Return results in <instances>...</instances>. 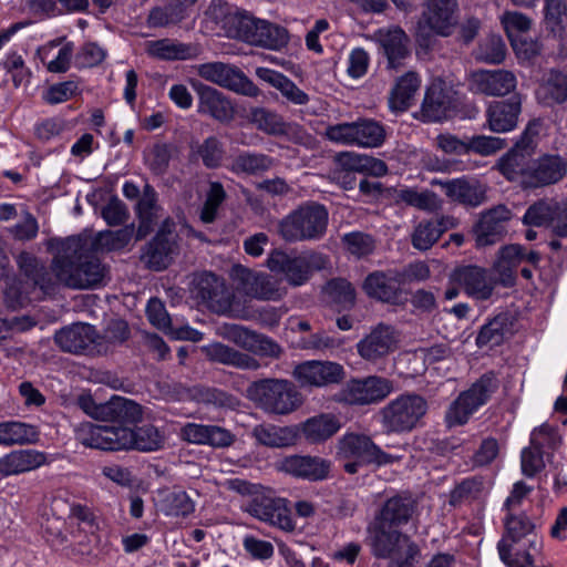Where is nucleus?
Here are the masks:
<instances>
[{"label": "nucleus", "mask_w": 567, "mask_h": 567, "mask_svg": "<svg viewBox=\"0 0 567 567\" xmlns=\"http://www.w3.org/2000/svg\"><path fill=\"white\" fill-rule=\"evenodd\" d=\"M51 247L56 248L51 272L33 255L21 252L18 256V266L28 282L23 287L13 281L6 288V300L11 308L23 307L49 293L56 284L72 289H95L104 285L107 274L105 266L97 258L84 255L89 249L86 235L54 240Z\"/></svg>", "instance_id": "1"}, {"label": "nucleus", "mask_w": 567, "mask_h": 567, "mask_svg": "<svg viewBox=\"0 0 567 567\" xmlns=\"http://www.w3.org/2000/svg\"><path fill=\"white\" fill-rule=\"evenodd\" d=\"M536 125H528L514 147L498 163L501 173L508 181L518 182L524 187L557 183L567 172V163L558 155L530 159L536 147Z\"/></svg>", "instance_id": "2"}, {"label": "nucleus", "mask_w": 567, "mask_h": 567, "mask_svg": "<svg viewBox=\"0 0 567 567\" xmlns=\"http://www.w3.org/2000/svg\"><path fill=\"white\" fill-rule=\"evenodd\" d=\"M76 440L84 446L103 451L136 450L154 452L164 446L165 436L152 424L134 429L121 424L85 422L75 429Z\"/></svg>", "instance_id": "3"}, {"label": "nucleus", "mask_w": 567, "mask_h": 567, "mask_svg": "<svg viewBox=\"0 0 567 567\" xmlns=\"http://www.w3.org/2000/svg\"><path fill=\"white\" fill-rule=\"evenodd\" d=\"M206 14L220 24L227 37L254 45L280 50L289 40L285 28L239 12L223 0H212Z\"/></svg>", "instance_id": "4"}, {"label": "nucleus", "mask_w": 567, "mask_h": 567, "mask_svg": "<svg viewBox=\"0 0 567 567\" xmlns=\"http://www.w3.org/2000/svg\"><path fill=\"white\" fill-rule=\"evenodd\" d=\"M505 534L497 544L499 558L507 567H532L542 548L535 525L525 513L506 514Z\"/></svg>", "instance_id": "5"}, {"label": "nucleus", "mask_w": 567, "mask_h": 567, "mask_svg": "<svg viewBox=\"0 0 567 567\" xmlns=\"http://www.w3.org/2000/svg\"><path fill=\"white\" fill-rule=\"evenodd\" d=\"M337 456L344 462V471L355 474L368 464L383 466L402 458L396 453L384 452L369 436L358 433H346L338 442Z\"/></svg>", "instance_id": "6"}, {"label": "nucleus", "mask_w": 567, "mask_h": 567, "mask_svg": "<svg viewBox=\"0 0 567 567\" xmlns=\"http://www.w3.org/2000/svg\"><path fill=\"white\" fill-rule=\"evenodd\" d=\"M233 486L239 493L252 496L247 504L250 515L286 532L295 529L296 525L285 498L275 497L269 489L244 481H236Z\"/></svg>", "instance_id": "7"}, {"label": "nucleus", "mask_w": 567, "mask_h": 567, "mask_svg": "<svg viewBox=\"0 0 567 567\" xmlns=\"http://www.w3.org/2000/svg\"><path fill=\"white\" fill-rule=\"evenodd\" d=\"M249 400L272 414H289L302 404V398L288 380L265 379L251 383L247 389Z\"/></svg>", "instance_id": "8"}, {"label": "nucleus", "mask_w": 567, "mask_h": 567, "mask_svg": "<svg viewBox=\"0 0 567 567\" xmlns=\"http://www.w3.org/2000/svg\"><path fill=\"white\" fill-rule=\"evenodd\" d=\"M328 225V212L319 204H309L290 213L278 225L280 236L286 241L319 239Z\"/></svg>", "instance_id": "9"}, {"label": "nucleus", "mask_w": 567, "mask_h": 567, "mask_svg": "<svg viewBox=\"0 0 567 567\" xmlns=\"http://www.w3.org/2000/svg\"><path fill=\"white\" fill-rule=\"evenodd\" d=\"M499 386L495 373L487 372L476 380L467 390L460 393L445 414L449 427L460 426L483 405H485Z\"/></svg>", "instance_id": "10"}, {"label": "nucleus", "mask_w": 567, "mask_h": 567, "mask_svg": "<svg viewBox=\"0 0 567 567\" xmlns=\"http://www.w3.org/2000/svg\"><path fill=\"white\" fill-rule=\"evenodd\" d=\"M427 409V402L422 395L401 394L381 410V422L389 433H408L420 424Z\"/></svg>", "instance_id": "11"}, {"label": "nucleus", "mask_w": 567, "mask_h": 567, "mask_svg": "<svg viewBox=\"0 0 567 567\" xmlns=\"http://www.w3.org/2000/svg\"><path fill=\"white\" fill-rule=\"evenodd\" d=\"M324 258L315 252H287L272 250L267 258V267L272 272L282 274L292 286H302L308 281L313 269L324 266Z\"/></svg>", "instance_id": "12"}, {"label": "nucleus", "mask_w": 567, "mask_h": 567, "mask_svg": "<svg viewBox=\"0 0 567 567\" xmlns=\"http://www.w3.org/2000/svg\"><path fill=\"white\" fill-rule=\"evenodd\" d=\"M393 392V382L389 379L371 375L352 379L339 393V401L354 405L374 404Z\"/></svg>", "instance_id": "13"}, {"label": "nucleus", "mask_w": 567, "mask_h": 567, "mask_svg": "<svg viewBox=\"0 0 567 567\" xmlns=\"http://www.w3.org/2000/svg\"><path fill=\"white\" fill-rule=\"evenodd\" d=\"M230 278L249 297L260 300H277L285 293L281 281L265 272L254 271L243 265H234Z\"/></svg>", "instance_id": "14"}, {"label": "nucleus", "mask_w": 567, "mask_h": 567, "mask_svg": "<svg viewBox=\"0 0 567 567\" xmlns=\"http://www.w3.org/2000/svg\"><path fill=\"white\" fill-rule=\"evenodd\" d=\"M455 0H424V11L417 25L422 39L432 34L447 37L455 25Z\"/></svg>", "instance_id": "15"}, {"label": "nucleus", "mask_w": 567, "mask_h": 567, "mask_svg": "<svg viewBox=\"0 0 567 567\" xmlns=\"http://www.w3.org/2000/svg\"><path fill=\"white\" fill-rule=\"evenodd\" d=\"M292 377L302 388H324L340 383L346 377V371L338 362L307 360L295 367Z\"/></svg>", "instance_id": "16"}, {"label": "nucleus", "mask_w": 567, "mask_h": 567, "mask_svg": "<svg viewBox=\"0 0 567 567\" xmlns=\"http://www.w3.org/2000/svg\"><path fill=\"white\" fill-rule=\"evenodd\" d=\"M198 74L209 82L247 96H257L259 93L258 87L241 71L226 63L200 64Z\"/></svg>", "instance_id": "17"}, {"label": "nucleus", "mask_w": 567, "mask_h": 567, "mask_svg": "<svg viewBox=\"0 0 567 567\" xmlns=\"http://www.w3.org/2000/svg\"><path fill=\"white\" fill-rule=\"evenodd\" d=\"M456 106V91L451 83L434 79L426 89L421 107L424 121L440 122L447 117Z\"/></svg>", "instance_id": "18"}, {"label": "nucleus", "mask_w": 567, "mask_h": 567, "mask_svg": "<svg viewBox=\"0 0 567 567\" xmlns=\"http://www.w3.org/2000/svg\"><path fill=\"white\" fill-rule=\"evenodd\" d=\"M450 282L458 285L465 293L477 300H486L492 297L495 280L488 271L480 266L463 265L456 267L450 274Z\"/></svg>", "instance_id": "19"}, {"label": "nucleus", "mask_w": 567, "mask_h": 567, "mask_svg": "<svg viewBox=\"0 0 567 567\" xmlns=\"http://www.w3.org/2000/svg\"><path fill=\"white\" fill-rule=\"evenodd\" d=\"M516 76L507 70H478L467 78L468 90L488 96H502L515 90Z\"/></svg>", "instance_id": "20"}, {"label": "nucleus", "mask_w": 567, "mask_h": 567, "mask_svg": "<svg viewBox=\"0 0 567 567\" xmlns=\"http://www.w3.org/2000/svg\"><path fill=\"white\" fill-rule=\"evenodd\" d=\"M218 334L236 346L260 355L278 357L280 348L271 339L243 326L225 323Z\"/></svg>", "instance_id": "21"}, {"label": "nucleus", "mask_w": 567, "mask_h": 567, "mask_svg": "<svg viewBox=\"0 0 567 567\" xmlns=\"http://www.w3.org/2000/svg\"><path fill=\"white\" fill-rule=\"evenodd\" d=\"M195 298L218 313L233 312L229 293L220 279L212 272L197 275L193 281Z\"/></svg>", "instance_id": "22"}, {"label": "nucleus", "mask_w": 567, "mask_h": 567, "mask_svg": "<svg viewBox=\"0 0 567 567\" xmlns=\"http://www.w3.org/2000/svg\"><path fill=\"white\" fill-rule=\"evenodd\" d=\"M81 409L91 417L102 421L136 419L141 416V406L131 400L114 396L107 402L96 403L90 395L80 398Z\"/></svg>", "instance_id": "23"}, {"label": "nucleus", "mask_w": 567, "mask_h": 567, "mask_svg": "<svg viewBox=\"0 0 567 567\" xmlns=\"http://www.w3.org/2000/svg\"><path fill=\"white\" fill-rule=\"evenodd\" d=\"M398 342L396 330L391 326L380 323L357 343V350L362 359L374 362L393 352Z\"/></svg>", "instance_id": "24"}, {"label": "nucleus", "mask_w": 567, "mask_h": 567, "mask_svg": "<svg viewBox=\"0 0 567 567\" xmlns=\"http://www.w3.org/2000/svg\"><path fill=\"white\" fill-rule=\"evenodd\" d=\"M99 339L93 326L81 322L64 327L54 336L55 343L61 350L71 353L94 352L97 350Z\"/></svg>", "instance_id": "25"}, {"label": "nucleus", "mask_w": 567, "mask_h": 567, "mask_svg": "<svg viewBox=\"0 0 567 567\" xmlns=\"http://www.w3.org/2000/svg\"><path fill=\"white\" fill-rule=\"evenodd\" d=\"M146 316L148 321L158 330L175 340H189L200 341L203 333L188 324L174 323L166 311L164 303L157 299L152 298L146 306Z\"/></svg>", "instance_id": "26"}, {"label": "nucleus", "mask_w": 567, "mask_h": 567, "mask_svg": "<svg viewBox=\"0 0 567 567\" xmlns=\"http://www.w3.org/2000/svg\"><path fill=\"white\" fill-rule=\"evenodd\" d=\"M278 468L295 477L317 482L328 478L331 462L318 456L291 455L280 460Z\"/></svg>", "instance_id": "27"}, {"label": "nucleus", "mask_w": 567, "mask_h": 567, "mask_svg": "<svg viewBox=\"0 0 567 567\" xmlns=\"http://www.w3.org/2000/svg\"><path fill=\"white\" fill-rule=\"evenodd\" d=\"M538 261L539 255L536 251H526L519 245H508L499 250L493 269L502 285L511 286L514 284L516 269L519 265L526 262L536 266Z\"/></svg>", "instance_id": "28"}, {"label": "nucleus", "mask_w": 567, "mask_h": 567, "mask_svg": "<svg viewBox=\"0 0 567 567\" xmlns=\"http://www.w3.org/2000/svg\"><path fill=\"white\" fill-rule=\"evenodd\" d=\"M511 218V210L503 205L483 213L474 227L476 246L486 247L499 240Z\"/></svg>", "instance_id": "29"}, {"label": "nucleus", "mask_w": 567, "mask_h": 567, "mask_svg": "<svg viewBox=\"0 0 567 567\" xmlns=\"http://www.w3.org/2000/svg\"><path fill=\"white\" fill-rule=\"evenodd\" d=\"M250 121L258 130L266 134L285 136L293 143H303L305 141L306 134L298 124L287 123L279 114L266 109H252L250 112Z\"/></svg>", "instance_id": "30"}, {"label": "nucleus", "mask_w": 567, "mask_h": 567, "mask_svg": "<svg viewBox=\"0 0 567 567\" xmlns=\"http://www.w3.org/2000/svg\"><path fill=\"white\" fill-rule=\"evenodd\" d=\"M372 550L377 557L388 558L398 553L408 551V545H415L409 537L402 535L396 528L375 522L371 530Z\"/></svg>", "instance_id": "31"}, {"label": "nucleus", "mask_w": 567, "mask_h": 567, "mask_svg": "<svg viewBox=\"0 0 567 567\" xmlns=\"http://www.w3.org/2000/svg\"><path fill=\"white\" fill-rule=\"evenodd\" d=\"M49 463L50 460L44 452L32 449L16 450L0 457V475H18Z\"/></svg>", "instance_id": "32"}, {"label": "nucleus", "mask_w": 567, "mask_h": 567, "mask_svg": "<svg viewBox=\"0 0 567 567\" xmlns=\"http://www.w3.org/2000/svg\"><path fill=\"white\" fill-rule=\"evenodd\" d=\"M171 223L165 221L163 229L158 231L155 238L147 245L143 252V260L148 268L154 270L165 269L176 251V241L171 230L166 231Z\"/></svg>", "instance_id": "33"}, {"label": "nucleus", "mask_w": 567, "mask_h": 567, "mask_svg": "<svg viewBox=\"0 0 567 567\" xmlns=\"http://www.w3.org/2000/svg\"><path fill=\"white\" fill-rule=\"evenodd\" d=\"M342 426L341 419L334 413H319L307 419L298 427V434L309 443H322L332 437Z\"/></svg>", "instance_id": "34"}, {"label": "nucleus", "mask_w": 567, "mask_h": 567, "mask_svg": "<svg viewBox=\"0 0 567 567\" xmlns=\"http://www.w3.org/2000/svg\"><path fill=\"white\" fill-rule=\"evenodd\" d=\"M520 109V101L517 97L489 103L486 110L488 128L495 133L513 131L517 126Z\"/></svg>", "instance_id": "35"}, {"label": "nucleus", "mask_w": 567, "mask_h": 567, "mask_svg": "<svg viewBox=\"0 0 567 567\" xmlns=\"http://www.w3.org/2000/svg\"><path fill=\"white\" fill-rule=\"evenodd\" d=\"M182 436L189 443L214 447H226L234 441V435L224 427L197 423H187L183 426Z\"/></svg>", "instance_id": "36"}, {"label": "nucleus", "mask_w": 567, "mask_h": 567, "mask_svg": "<svg viewBox=\"0 0 567 567\" xmlns=\"http://www.w3.org/2000/svg\"><path fill=\"white\" fill-rule=\"evenodd\" d=\"M198 112L213 118L226 122L233 118L234 107L231 103L216 89L202 86L198 89Z\"/></svg>", "instance_id": "37"}, {"label": "nucleus", "mask_w": 567, "mask_h": 567, "mask_svg": "<svg viewBox=\"0 0 567 567\" xmlns=\"http://www.w3.org/2000/svg\"><path fill=\"white\" fill-rule=\"evenodd\" d=\"M256 75L277 89L288 102L295 105H305L309 102L308 94L282 73L260 66L256 69Z\"/></svg>", "instance_id": "38"}, {"label": "nucleus", "mask_w": 567, "mask_h": 567, "mask_svg": "<svg viewBox=\"0 0 567 567\" xmlns=\"http://www.w3.org/2000/svg\"><path fill=\"white\" fill-rule=\"evenodd\" d=\"M390 68H398L408 54V37L400 28L381 29L375 33Z\"/></svg>", "instance_id": "39"}, {"label": "nucleus", "mask_w": 567, "mask_h": 567, "mask_svg": "<svg viewBox=\"0 0 567 567\" xmlns=\"http://www.w3.org/2000/svg\"><path fill=\"white\" fill-rule=\"evenodd\" d=\"M432 184L442 186L452 200L470 206H478L483 202L484 192L482 187L477 183H471L465 178L445 182L433 179Z\"/></svg>", "instance_id": "40"}, {"label": "nucleus", "mask_w": 567, "mask_h": 567, "mask_svg": "<svg viewBox=\"0 0 567 567\" xmlns=\"http://www.w3.org/2000/svg\"><path fill=\"white\" fill-rule=\"evenodd\" d=\"M421 85V79L414 72H406L398 79L389 97V105L393 112H403L414 102L415 94Z\"/></svg>", "instance_id": "41"}, {"label": "nucleus", "mask_w": 567, "mask_h": 567, "mask_svg": "<svg viewBox=\"0 0 567 567\" xmlns=\"http://www.w3.org/2000/svg\"><path fill=\"white\" fill-rule=\"evenodd\" d=\"M202 351L209 360L223 364L246 370H255L259 367V363L252 357L240 353L219 342L204 346Z\"/></svg>", "instance_id": "42"}, {"label": "nucleus", "mask_w": 567, "mask_h": 567, "mask_svg": "<svg viewBox=\"0 0 567 567\" xmlns=\"http://www.w3.org/2000/svg\"><path fill=\"white\" fill-rule=\"evenodd\" d=\"M252 435L262 445L269 447H286L296 443L298 439V427L259 424L255 426Z\"/></svg>", "instance_id": "43"}, {"label": "nucleus", "mask_w": 567, "mask_h": 567, "mask_svg": "<svg viewBox=\"0 0 567 567\" xmlns=\"http://www.w3.org/2000/svg\"><path fill=\"white\" fill-rule=\"evenodd\" d=\"M537 100L547 106L560 104L567 100V75L551 70L536 91Z\"/></svg>", "instance_id": "44"}, {"label": "nucleus", "mask_w": 567, "mask_h": 567, "mask_svg": "<svg viewBox=\"0 0 567 567\" xmlns=\"http://www.w3.org/2000/svg\"><path fill=\"white\" fill-rule=\"evenodd\" d=\"M399 284L396 278L375 271L365 278L363 289L372 298L393 302L398 298Z\"/></svg>", "instance_id": "45"}, {"label": "nucleus", "mask_w": 567, "mask_h": 567, "mask_svg": "<svg viewBox=\"0 0 567 567\" xmlns=\"http://www.w3.org/2000/svg\"><path fill=\"white\" fill-rule=\"evenodd\" d=\"M145 50L151 56L161 60H186L197 53V50L192 45L169 39L148 41Z\"/></svg>", "instance_id": "46"}, {"label": "nucleus", "mask_w": 567, "mask_h": 567, "mask_svg": "<svg viewBox=\"0 0 567 567\" xmlns=\"http://www.w3.org/2000/svg\"><path fill=\"white\" fill-rule=\"evenodd\" d=\"M39 432L35 426L23 422L8 421L0 423V445H23L35 443Z\"/></svg>", "instance_id": "47"}, {"label": "nucleus", "mask_w": 567, "mask_h": 567, "mask_svg": "<svg viewBox=\"0 0 567 567\" xmlns=\"http://www.w3.org/2000/svg\"><path fill=\"white\" fill-rule=\"evenodd\" d=\"M412 514V502L408 497H392L384 504L375 522L396 528L409 520Z\"/></svg>", "instance_id": "48"}, {"label": "nucleus", "mask_w": 567, "mask_h": 567, "mask_svg": "<svg viewBox=\"0 0 567 567\" xmlns=\"http://www.w3.org/2000/svg\"><path fill=\"white\" fill-rule=\"evenodd\" d=\"M133 227H124L118 230H104L93 238L89 237V249L93 251H111L124 248L132 239Z\"/></svg>", "instance_id": "49"}, {"label": "nucleus", "mask_w": 567, "mask_h": 567, "mask_svg": "<svg viewBox=\"0 0 567 567\" xmlns=\"http://www.w3.org/2000/svg\"><path fill=\"white\" fill-rule=\"evenodd\" d=\"M158 506L166 516L173 517H187L195 511V503L182 489H173L165 493L159 499Z\"/></svg>", "instance_id": "50"}, {"label": "nucleus", "mask_w": 567, "mask_h": 567, "mask_svg": "<svg viewBox=\"0 0 567 567\" xmlns=\"http://www.w3.org/2000/svg\"><path fill=\"white\" fill-rule=\"evenodd\" d=\"M545 27L554 37L564 41L567 13L564 0H545Z\"/></svg>", "instance_id": "51"}, {"label": "nucleus", "mask_w": 567, "mask_h": 567, "mask_svg": "<svg viewBox=\"0 0 567 567\" xmlns=\"http://www.w3.org/2000/svg\"><path fill=\"white\" fill-rule=\"evenodd\" d=\"M272 159L262 154L243 153L236 156L230 165V171L236 174H257L269 169Z\"/></svg>", "instance_id": "52"}, {"label": "nucleus", "mask_w": 567, "mask_h": 567, "mask_svg": "<svg viewBox=\"0 0 567 567\" xmlns=\"http://www.w3.org/2000/svg\"><path fill=\"white\" fill-rule=\"evenodd\" d=\"M357 146L378 147L385 137L384 128L378 122L361 120L355 122Z\"/></svg>", "instance_id": "53"}, {"label": "nucleus", "mask_w": 567, "mask_h": 567, "mask_svg": "<svg viewBox=\"0 0 567 567\" xmlns=\"http://www.w3.org/2000/svg\"><path fill=\"white\" fill-rule=\"evenodd\" d=\"M399 200L419 209L433 212L440 208V199L429 190L419 192L411 187H403L398 190Z\"/></svg>", "instance_id": "54"}, {"label": "nucleus", "mask_w": 567, "mask_h": 567, "mask_svg": "<svg viewBox=\"0 0 567 567\" xmlns=\"http://www.w3.org/2000/svg\"><path fill=\"white\" fill-rule=\"evenodd\" d=\"M499 21L511 43L524 38L532 27V20L518 11H505Z\"/></svg>", "instance_id": "55"}, {"label": "nucleus", "mask_w": 567, "mask_h": 567, "mask_svg": "<svg viewBox=\"0 0 567 567\" xmlns=\"http://www.w3.org/2000/svg\"><path fill=\"white\" fill-rule=\"evenodd\" d=\"M506 55V45L498 34H492L485 39L478 47L477 59L491 63L499 64Z\"/></svg>", "instance_id": "56"}, {"label": "nucleus", "mask_w": 567, "mask_h": 567, "mask_svg": "<svg viewBox=\"0 0 567 567\" xmlns=\"http://www.w3.org/2000/svg\"><path fill=\"white\" fill-rule=\"evenodd\" d=\"M536 434L535 430L530 436V446L522 451V471L528 477L534 476L544 467L540 446L536 444Z\"/></svg>", "instance_id": "57"}, {"label": "nucleus", "mask_w": 567, "mask_h": 567, "mask_svg": "<svg viewBox=\"0 0 567 567\" xmlns=\"http://www.w3.org/2000/svg\"><path fill=\"white\" fill-rule=\"evenodd\" d=\"M225 190L220 183L212 182L209 184V189L206 194V199L204 206L200 210V220L203 223H212L218 212L219 206L225 199Z\"/></svg>", "instance_id": "58"}, {"label": "nucleus", "mask_w": 567, "mask_h": 567, "mask_svg": "<svg viewBox=\"0 0 567 567\" xmlns=\"http://www.w3.org/2000/svg\"><path fill=\"white\" fill-rule=\"evenodd\" d=\"M505 334V318L496 317L485 326L482 327L477 338L476 344L478 347H495L498 346Z\"/></svg>", "instance_id": "59"}, {"label": "nucleus", "mask_w": 567, "mask_h": 567, "mask_svg": "<svg viewBox=\"0 0 567 567\" xmlns=\"http://www.w3.org/2000/svg\"><path fill=\"white\" fill-rule=\"evenodd\" d=\"M137 210L142 219L137 230V239H141L148 233V221H151L156 210V195L151 187H145L143 196L137 203Z\"/></svg>", "instance_id": "60"}, {"label": "nucleus", "mask_w": 567, "mask_h": 567, "mask_svg": "<svg viewBox=\"0 0 567 567\" xmlns=\"http://www.w3.org/2000/svg\"><path fill=\"white\" fill-rule=\"evenodd\" d=\"M326 292L342 308H350L354 303L355 292L352 285L346 279H333L326 286Z\"/></svg>", "instance_id": "61"}, {"label": "nucleus", "mask_w": 567, "mask_h": 567, "mask_svg": "<svg viewBox=\"0 0 567 567\" xmlns=\"http://www.w3.org/2000/svg\"><path fill=\"white\" fill-rule=\"evenodd\" d=\"M342 241L347 250L357 257L371 254L374 249V240L371 236L362 233L346 234Z\"/></svg>", "instance_id": "62"}, {"label": "nucleus", "mask_w": 567, "mask_h": 567, "mask_svg": "<svg viewBox=\"0 0 567 567\" xmlns=\"http://www.w3.org/2000/svg\"><path fill=\"white\" fill-rule=\"evenodd\" d=\"M505 147V141L499 137L476 135L467 141V153L474 152L488 156Z\"/></svg>", "instance_id": "63"}, {"label": "nucleus", "mask_w": 567, "mask_h": 567, "mask_svg": "<svg viewBox=\"0 0 567 567\" xmlns=\"http://www.w3.org/2000/svg\"><path fill=\"white\" fill-rule=\"evenodd\" d=\"M440 238V230L433 221L420 223L412 236V244L419 250H426Z\"/></svg>", "instance_id": "64"}]
</instances>
